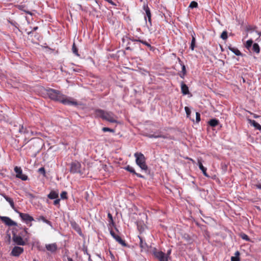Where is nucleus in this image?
Returning a JSON list of instances; mask_svg holds the SVG:
<instances>
[{"mask_svg":"<svg viewBox=\"0 0 261 261\" xmlns=\"http://www.w3.org/2000/svg\"><path fill=\"white\" fill-rule=\"evenodd\" d=\"M191 36H192V40H191V43L190 48L192 50H193L195 47V43H196V38H195V33L193 32L191 34Z\"/></svg>","mask_w":261,"mask_h":261,"instance_id":"20","label":"nucleus"},{"mask_svg":"<svg viewBox=\"0 0 261 261\" xmlns=\"http://www.w3.org/2000/svg\"><path fill=\"white\" fill-rule=\"evenodd\" d=\"M241 237L242 239L246 240L247 241H250V239L249 238L248 236L245 233H242L241 234Z\"/></svg>","mask_w":261,"mask_h":261,"instance_id":"38","label":"nucleus"},{"mask_svg":"<svg viewBox=\"0 0 261 261\" xmlns=\"http://www.w3.org/2000/svg\"><path fill=\"white\" fill-rule=\"evenodd\" d=\"M39 220H42L44 223L47 224L48 225H50V226H52L51 222H50L49 220L46 219L44 217L41 216H40L38 218Z\"/></svg>","mask_w":261,"mask_h":261,"instance_id":"29","label":"nucleus"},{"mask_svg":"<svg viewBox=\"0 0 261 261\" xmlns=\"http://www.w3.org/2000/svg\"><path fill=\"white\" fill-rule=\"evenodd\" d=\"M14 171L16 172V177L21 179L22 180L25 181L28 180V176L22 173V170L19 167L16 166L14 168Z\"/></svg>","mask_w":261,"mask_h":261,"instance_id":"8","label":"nucleus"},{"mask_svg":"<svg viewBox=\"0 0 261 261\" xmlns=\"http://www.w3.org/2000/svg\"><path fill=\"white\" fill-rule=\"evenodd\" d=\"M68 261H74L71 257L67 258Z\"/></svg>","mask_w":261,"mask_h":261,"instance_id":"59","label":"nucleus"},{"mask_svg":"<svg viewBox=\"0 0 261 261\" xmlns=\"http://www.w3.org/2000/svg\"><path fill=\"white\" fill-rule=\"evenodd\" d=\"M159 138H164V139H169L170 137L168 135H163L159 133Z\"/></svg>","mask_w":261,"mask_h":261,"instance_id":"47","label":"nucleus"},{"mask_svg":"<svg viewBox=\"0 0 261 261\" xmlns=\"http://www.w3.org/2000/svg\"><path fill=\"white\" fill-rule=\"evenodd\" d=\"M2 216H0V219H1V218H2Z\"/></svg>","mask_w":261,"mask_h":261,"instance_id":"64","label":"nucleus"},{"mask_svg":"<svg viewBox=\"0 0 261 261\" xmlns=\"http://www.w3.org/2000/svg\"><path fill=\"white\" fill-rule=\"evenodd\" d=\"M198 165L199 169L202 171L203 175L206 177H209V175L206 173V168L203 166L201 161L198 160Z\"/></svg>","mask_w":261,"mask_h":261,"instance_id":"19","label":"nucleus"},{"mask_svg":"<svg viewBox=\"0 0 261 261\" xmlns=\"http://www.w3.org/2000/svg\"><path fill=\"white\" fill-rule=\"evenodd\" d=\"M24 142H25V143L26 144V143H27L29 142V141L27 140V139H25L24 140Z\"/></svg>","mask_w":261,"mask_h":261,"instance_id":"60","label":"nucleus"},{"mask_svg":"<svg viewBox=\"0 0 261 261\" xmlns=\"http://www.w3.org/2000/svg\"><path fill=\"white\" fill-rule=\"evenodd\" d=\"M130 49V47H127L126 48V49H127V50H128V49Z\"/></svg>","mask_w":261,"mask_h":261,"instance_id":"61","label":"nucleus"},{"mask_svg":"<svg viewBox=\"0 0 261 261\" xmlns=\"http://www.w3.org/2000/svg\"><path fill=\"white\" fill-rule=\"evenodd\" d=\"M58 193L55 191H51L47 195L48 198L50 199H55L58 198Z\"/></svg>","mask_w":261,"mask_h":261,"instance_id":"22","label":"nucleus"},{"mask_svg":"<svg viewBox=\"0 0 261 261\" xmlns=\"http://www.w3.org/2000/svg\"><path fill=\"white\" fill-rule=\"evenodd\" d=\"M38 172L41 174H43V176H45V170L44 167H41L38 169Z\"/></svg>","mask_w":261,"mask_h":261,"instance_id":"41","label":"nucleus"},{"mask_svg":"<svg viewBox=\"0 0 261 261\" xmlns=\"http://www.w3.org/2000/svg\"><path fill=\"white\" fill-rule=\"evenodd\" d=\"M252 43H253V40L252 39L247 40L246 43V44H245L246 48L247 49L249 50L252 45Z\"/></svg>","mask_w":261,"mask_h":261,"instance_id":"31","label":"nucleus"},{"mask_svg":"<svg viewBox=\"0 0 261 261\" xmlns=\"http://www.w3.org/2000/svg\"><path fill=\"white\" fill-rule=\"evenodd\" d=\"M26 13H28V14H31V13L30 12H26Z\"/></svg>","mask_w":261,"mask_h":261,"instance_id":"62","label":"nucleus"},{"mask_svg":"<svg viewBox=\"0 0 261 261\" xmlns=\"http://www.w3.org/2000/svg\"><path fill=\"white\" fill-rule=\"evenodd\" d=\"M183 238L186 240L187 241V242L188 243H192V239H191V238L189 236V235H188V234H185L184 236H183Z\"/></svg>","mask_w":261,"mask_h":261,"instance_id":"33","label":"nucleus"},{"mask_svg":"<svg viewBox=\"0 0 261 261\" xmlns=\"http://www.w3.org/2000/svg\"><path fill=\"white\" fill-rule=\"evenodd\" d=\"M153 254L159 261H168V256H166L165 253L161 251H159L155 248L153 251Z\"/></svg>","mask_w":261,"mask_h":261,"instance_id":"6","label":"nucleus"},{"mask_svg":"<svg viewBox=\"0 0 261 261\" xmlns=\"http://www.w3.org/2000/svg\"><path fill=\"white\" fill-rule=\"evenodd\" d=\"M143 10L145 11L144 18L146 21V24H147V27H149L148 24L147 23V18L149 26H151L152 23H151V12H150L149 8L148 7L147 5L144 4L143 5Z\"/></svg>","mask_w":261,"mask_h":261,"instance_id":"7","label":"nucleus"},{"mask_svg":"<svg viewBox=\"0 0 261 261\" xmlns=\"http://www.w3.org/2000/svg\"><path fill=\"white\" fill-rule=\"evenodd\" d=\"M171 249H169L167 250L166 254H165L166 256H168V259H169L170 258V255L171 254Z\"/></svg>","mask_w":261,"mask_h":261,"instance_id":"49","label":"nucleus"},{"mask_svg":"<svg viewBox=\"0 0 261 261\" xmlns=\"http://www.w3.org/2000/svg\"><path fill=\"white\" fill-rule=\"evenodd\" d=\"M185 110L186 111L187 117H190L191 110L188 107H185Z\"/></svg>","mask_w":261,"mask_h":261,"instance_id":"42","label":"nucleus"},{"mask_svg":"<svg viewBox=\"0 0 261 261\" xmlns=\"http://www.w3.org/2000/svg\"><path fill=\"white\" fill-rule=\"evenodd\" d=\"M185 75H186V74H184V73H182L181 74H179V76H180V77L181 78H182V79H184V77H185Z\"/></svg>","mask_w":261,"mask_h":261,"instance_id":"57","label":"nucleus"},{"mask_svg":"<svg viewBox=\"0 0 261 261\" xmlns=\"http://www.w3.org/2000/svg\"><path fill=\"white\" fill-rule=\"evenodd\" d=\"M81 164L77 161H74L70 164V172L73 174L80 173V174H83L81 170Z\"/></svg>","mask_w":261,"mask_h":261,"instance_id":"4","label":"nucleus"},{"mask_svg":"<svg viewBox=\"0 0 261 261\" xmlns=\"http://www.w3.org/2000/svg\"><path fill=\"white\" fill-rule=\"evenodd\" d=\"M67 193L66 191H63L60 195L61 198L63 199H66L67 198Z\"/></svg>","mask_w":261,"mask_h":261,"instance_id":"39","label":"nucleus"},{"mask_svg":"<svg viewBox=\"0 0 261 261\" xmlns=\"http://www.w3.org/2000/svg\"><path fill=\"white\" fill-rule=\"evenodd\" d=\"M146 137H147L149 138H159V133H155L154 134H146L145 135Z\"/></svg>","mask_w":261,"mask_h":261,"instance_id":"30","label":"nucleus"},{"mask_svg":"<svg viewBox=\"0 0 261 261\" xmlns=\"http://www.w3.org/2000/svg\"><path fill=\"white\" fill-rule=\"evenodd\" d=\"M137 227H138V229H139V230L140 231V232H142L143 231H144V227L142 225L141 223H137Z\"/></svg>","mask_w":261,"mask_h":261,"instance_id":"40","label":"nucleus"},{"mask_svg":"<svg viewBox=\"0 0 261 261\" xmlns=\"http://www.w3.org/2000/svg\"><path fill=\"white\" fill-rule=\"evenodd\" d=\"M96 117L100 118L111 123H118L117 117L113 112L107 111L102 109H96L94 111Z\"/></svg>","mask_w":261,"mask_h":261,"instance_id":"1","label":"nucleus"},{"mask_svg":"<svg viewBox=\"0 0 261 261\" xmlns=\"http://www.w3.org/2000/svg\"><path fill=\"white\" fill-rule=\"evenodd\" d=\"M228 49L238 56H242V54L241 51L237 48L229 46Z\"/></svg>","mask_w":261,"mask_h":261,"instance_id":"24","label":"nucleus"},{"mask_svg":"<svg viewBox=\"0 0 261 261\" xmlns=\"http://www.w3.org/2000/svg\"><path fill=\"white\" fill-rule=\"evenodd\" d=\"M138 41H139V42L142 43V44H144L145 45L149 47L150 50H153V47L151 46V45L148 42H147L146 41H144L142 40H138Z\"/></svg>","mask_w":261,"mask_h":261,"instance_id":"28","label":"nucleus"},{"mask_svg":"<svg viewBox=\"0 0 261 261\" xmlns=\"http://www.w3.org/2000/svg\"><path fill=\"white\" fill-rule=\"evenodd\" d=\"M60 102L64 105L68 106H76L77 105V102L72 97H67L65 95H63V98H62Z\"/></svg>","mask_w":261,"mask_h":261,"instance_id":"5","label":"nucleus"},{"mask_svg":"<svg viewBox=\"0 0 261 261\" xmlns=\"http://www.w3.org/2000/svg\"><path fill=\"white\" fill-rule=\"evenodd\" d=\"M221 38L223 40H226L227 39L228 36H227V32L226 31H223V32L222 33V34L221 35Z\"/></svg>","mask_w":261,"mask_h":261,"instance_id":"34","label":"nucleus"},{"mask_svg":"<svg viewBox=\"0 0 261 261\" xmlns=\"http://www.w3.org/2000/svg\"><path fill=\"white\" fill-rule=\"evenodd\" d=\"M108 218L109 219V221H112V220H113V216H112V214H110V213H109L108 214Z\"/></svg>","mask_w":261,"mask_h":261,"instance_id":"50","label":"nucleus"},{"mask_svg":"<svg viewBox=\"0 0 261 261\" xmlns=\"http://www.w3.org/2000/svg\"><path fill=\"white\" fill-rule=\"evenodd\" d=\"M109 227L115 226V223H114L113 220H112V221H109Z\"/></svg>","mask_w":261,"mask_h":261,"instance_id":"51","label":"nucleus"},{"mask_svg":"<svg viewBox=\"0 0 261 261\" xmlns=\"http://www.w3.org/2000/svg\"><path fill=\"white\" fill-rule=\"evenodd\" d=\"M23 252V248L15 246L12 250L11 254L14 256H19Z\"/></svg>","mask_w":261,"mask_h":261,"instance_id":"12","label":"nucleus"},{"mask_svg":"<svg viewBox=\"0 0 261 261\" xmlns=\"http://www.w3.org/2000/svg\"><path fill=\"white\" fill-rule=\"evenodd\" d=\"M179 60V64L181 66V72L184 73V74H186V69L185 65L182 63L179 58H178Z\"/></svg>","mask_w":261,"mask_h":261,"instance_id":"32","label":"nucleus"},{"mask_svg":"<svg viewBox=\"0 0 261 261\" xmlns=\"http://www.w3.org/2000/svg\"><path fill=\"white\" fill-rule=\"evenodd\" d=\"M60 199L58 198L55 199V200L54 201V204L55 205H57L58 204H59Z\"/></svg>","mask_w":261,"mask_h":261,"instance_id":"48","label":"nucleus"},{"mask_svg":"<svg viewBox=\"0 0 261 261\" xmlns=\"http://www.w3.org/2000/svg\"><path fill=\"white\" fill-rule=\"evenodd\" d=\"M25 128V127H24L23 125H20V126H19V128L18 132H19L20 133L23 134V132H24V130Z\"/></svg>","mask_w":261,"mask_h":261,"instance_id":"45","label":"nucleus"},{"mask_svg":"<svg viewBox=\"0 0 261 261\" xmlns=\"http://www.w3.org/2000/svg\"><path fill=\"white\" fill-rule=\"evenodd\" d=\"M72 52L73 54H74L75 55L79 56V55L78 54V49L76 47L75 45V44L73 43V45H72Z\"/></svg>","mask_w":261,"mask_h":261,"instance_id":"37","label":"nucleus"},{"mask_svg":"<svg viewBox=\"0 0 261 261\" xmlns=\"http://www.w3.org/2000/svg\"><path fill=\"white\" fill-rule=\"evenodd\" d=\"M110 233L111 235L112 236V237L122 246L124 247L127 246V244L125 242V241L122 240L120 237L116 234L112 229H110Z\"/></svg>","mask_w":261,"mask_h":261,"instance_id":"9","label":"nucleus"},{"mask_svg":"<svg viewBox=\"0 0 261 261\" xmlns=\"http://www.w3.org/2000/svg\"><path fill=\"white\" fill-rule=\"evenodd\" d=\"M3 197L5 199V200L9 202V203L10 204L11 207L14 209L15 208V206H14V201H13V199H12L11 198L7 196V195H5V194H3L2 195Z\"/></svg>","mask_w":261,"mask_h":261,"instance_id":"21","label":"nucleus"},{"mask_svg":"<svg viewBox=\"0 0 261 261\" xmlns=\"http://www.w3.org/2000/svg\"><path fill=\"white\" fill-rule=\"evenodd\" d=\"M200 121V114L198 112H196V122L198 123Z\"/></svg>","mask_w":261,"mask_h":261,"instance_id":"43","label":"nucleus"},{"mask_svg":"<svg viewBox=\"0 0 261 261\" xmlns=\"http://www.w3.org/2000/svg\"><path fill=\"white\" fill-rule=\"evenodd\" d=\"M129 39V40H130V41H133V42H139V41H138V40H140L139 39H134V38H130V37Z\"/></svg>","mask_w":261,"mask_h":261,"instance_id":"54","label":"nucleus"},{"mask_svg":"<svg viewBox=\"0 0 261 261\" xmlns=\"http://www.w3.org/2000/svg\"><path fill=\"white\" fill-rule=\"evenodd\" d=\"M46 249L51 252H54L57 250V245L56 243L47 244L45 246Z\"/></svg>","mask_w":261,"mask_h":261,"instance_id":"16","label":"nucleus"},{"mask_svg":"<svg viewBox=\"0 0 261 261\" xmlns=\"http://www.w3.org/2000/svg\"><path fill=\"white\" fill-rule=\"evenodd\" d=\"M102 130L103 132H111V133H114L115 132V130L114 129L110 128H109V127H103L102 128Z\"/></svg>","mask_w":261,"mask_h":261,"instance_id":"36","label":"nucleus"},{"mask_svg":"<svg viewBox=\"0 0 261 261\" xmlns=\"http://www.w3.org/2000/svg\"><path fill=\"white\" fill-rule=\"evenodd\" d=\"M240 252L239 251H237L234 253V256L231 257V261H240Z\"/></svg>","mask_w":261,"mask_h":261,"instance_id":"26","label":"nucleus"},{"mask_svg":"<svg viewBox=\"0 0 261 261\" xmlns=\"http://www.w3.org/2000/svg\"><path fill=\"white\" fill-rule=\"evenodd\" d=\"M124 169L130 173L136 175L138 177L144 178V176L139 173H136L134 168L129 165H127V166L124 167Z\"/></svg>","mask_w":261,"mask_h":261,"instance_id":"14","label":"nucleus"},{"mask_svg":"<svg viewBox=\"0 0 261 261\" xmlns=\"http://www.w3.org/2000/svg\"><path fill=\"white\" fill-rule=\"evenodd\" d=\"M29 133L30 130L27 128L25 127L23 134H29Z\"/></svg>","mask_w":261,"mask_h":261,"instance_id":"55","label":"nucleus"},{"mask_svg":"<svg viewBox=\"0 0 261 261\" xmlns=\"http://www.w3.org/2000/svg\"><path fill=\"white\" fill-rule=\"evenodd\" d=\"M1 220L7 226H17V223L11 220L8 217L2 216Z\"/></svg>","mask_w":261,"mask_h":261,"instance_id":"11","label":"nucleus"},{"mask_svg":"<svg viewBox=\"0 0 261 261\" xmlns=\"http://www.w3.org/2000/svg\"><path fill=\"white\" fill-rule=\"evenodd\" d=\"M252 50L256 54H259L260 52V47L258 44L256 43H255L252 45Z\"/></svg>","mask_w":261,"mask_h":261,"instance_id":"27","label":"nucleus"},{"mask_svg":"<svg viewBox=\"0 0 261 261\" xmlns=\"http://www.w3.org/2000/svg\"><path fill=\"white\" fill-rule=\"evenodd\" d=\"M46 94L51 100L60 102L63 95L60 91L51 88L46 89Z\"/></svg>","mask_w":261,"mask_h":261,"instance_id":"3","label":"nucleus"},{"mask_svg":"<svg viewBox=\"0 0 261 261\" xmlns=\"http://www.w3.org/2000/svg\"><path fill=\"white\" fill-rule=\"evenodd\" d=\"M13 242L17 244V245H22L23 246L25 244V242L23 240L22 238L17 235L15 233L13 232Z\"/></svg>","mask_w":261,"mask_h":261,"instance_id":"10","label":"nucleus"},{"mask_svg":"<svg viewBox=\"0 0 261 261\" xmlns=\"http://www.w3.org/2000/svg\"><path fill=\"white\" fill-rule=\"evenodd\" d=\"M33 261H37V260L36 259H34Z\"/></svg>","mask_w":261,"mask_h":261,"instance_id":"63","label":"nucleus"},{"mask_svg":"<svg viewBox=\"0 0 261 261\" xmlns=\"http://www.w3.org/2000/svg\"><path fill=\"white\" fill-rule=\"evenodd\" d=\"M38 29V27H35L33 29V31H35Z\"/></svg>","mask_w":261,"mask_h":261,"instance_id":"58","label":"nucleus"},{"mask_svg":"<svg viewBox=\"0 0 261 261\" xmlns=\"http://www.w3.org/2000/svg\"><path fill=\"white\" fill-rule=\"evenodd\" d=\"M208 124L212 127H215L219 124V121L217 119H211L208 122Z\"/></svg>","mask_w":261,"mask_h":261,"instance_id":"25","label":"nucleus"},{"mask_svg":"<svg viewBox=\"0 0 261 261\" xmlns=\"http://www.w3.org/2000/svg\"><path fill=\"white\" fill-rule=\"evenodd\" d=\"M136 158V164L142 170L147 171L148 166L146 164V158L143 154L141 152H136L134 154Z\"/></svg>","mask_w":261,"mask_h":261,"instance_id":"2","label":"nucleus"},{"mask_svg":"<svg viewBox=\"0 0 261 261\" xmlns=\"http://www.w3.org/2000/svg\"><path fill=\"white\" fill-rule=\"evenodd\" d=\"M106 2L111 4L112 5H116L115 4L112 0H105Z\"/></svg>","mask_w":261,"mask_h":261,"instance_id":"53","label":"nucleus"},{"mask_svg":"<svg viewBox=\"0 0 261 261\" xmlns=\"http://www.w3.org/2000/svg\"><path fill=\"white\" fill-rule=\"evenodd\" d=\"M138 238L140 240V247L142 249V250H147L148 248V246L146 243L145 240H144L143 238L138 236Z\"/></svg>","mask_w":261,"mask_h":261,"instance_id":"15","label":"nucleus"},{"mask_svg":"<svg viewBox=\"0 0 261 261\" xmlns=\"http://www.w3.org/2000/svg\"><path fill=\"white\" fill-rule=\"evenodd\" d=\"M181 91L184 95H187L189 93L188 87L183 82L181 83Z\"/></svg>","mask_w":261,"mask_h":261,"instance_id":"18","label":"nucleus"},{"mask_svg":"<svg viewBox=\"0 0 261 261\" xmlns=\"http://www.w3.org/2000/svg\"><path fill=\"white\" fill-rule=\"evenodd\" d=\"M9 22L11 23L12 25L15 27L16 28H18L17 26L18 25V24L16 21L13 20H9Z\"/></svg>","mask_w":261,"mask_h":261,"instance_id":"44","label":"nucleus"},{"mask_svg":"<svg viewBox=\"0 0 261 261\" xmlns=\"http://www.w3.org/2000/svg\"><path fill=\"white\" fill-rule=\"evenodd\" d=\"M72 70L74 72H79L81 70L80 69L77 68H72Z\"/></svg>","mask_w":261,"mask_h":261,"instance_id":"56","label":"nucleus"},{"mask_svg":"<svg viewBox=\"0 0 261 261\" xmlns=\"http://www.w3.org/2000/svg\"><path fill=\"white\" fill-rule=\"evenodd\" d=\"M197 7H198V3L195 1L191 2L189 5V8H192V9L197 8Z\"/></svg>","mask_w":261,"mask_h":261,"instance_id":"35","label":"nucleus"},{"mask_svg":"<svg viewBox=\"0 0 261 261\" xmlns=\"http://www.w3.org/2000/svg\"><path fill=\"white\" fill-rule=\"evenodd\" d=\"M254 186L258 189L261 190V182H258L257 184L254 185Z\"/></svg>","mask_w":261,"mask_h":261,"instance_id":"46","label":"nucleus"},{"mask_svg":"<svg viewBox=\"0 0 261 261\" xmlns=\"http://www.w3.org/2000/svg\"><path fill=\"white\" fill-rule=\"evenodd\" d=\"M71 226L72 228L79 233L80 235H82V231L79 225L76 224L75 222L71 223Z\"/></svg>","mask_w":261,"mask_h":261,"instance_id":"23","label":"nucleus"},{"mask_svg":"<svg viewBox=\"0 0 261 261\" xmlns=\"http://www.w3.org/2000/svg\"><path fill=\"white\" fill-rule=\"evenodd\" d=\"M247 121L251 125L254 126L256 129L261 130V125L257 123L255 120L247 118Z\"/></svg>","mask_w":261,"mask_h":261,"instance_id":"17","label":"nucleus"},{"mask_svg":"<svg viewBox=\"0 0 261 261\" xmlns=\"http://www.w3.org/2000/svg\"><path fill=\"white\" fill-rule=\"evenodd\" d=\"M18 213L21 219L25 221L27 223L34 220L33 218L28 214L22 213L20 212H19Z\"/></svg>","mask_w":261,"mask_h":261,"instance_id":"13","label":"nucleus"},{"mask_svg":"<svg viewBox=\"0 0 261 261\" xmlns=\"http://www.w3.org/2000/svg\"><path fill=\"white\" fill-rule=\"evenodd\" d=\"M250 113L251 115H252L253 116V118H258L260 117L259 115H257L256 114H254V113H253L251 112H250Z\"/></svg>","mask_w":261,"mask_h":261,"instance_id":"52","label":"nucleus"}]
</instances>
